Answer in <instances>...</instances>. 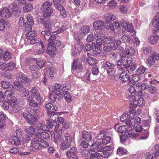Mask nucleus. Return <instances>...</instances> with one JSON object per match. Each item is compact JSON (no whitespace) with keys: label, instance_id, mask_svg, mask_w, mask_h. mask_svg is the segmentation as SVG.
<instances>
[{"label":"nucleus","instance_id":"f704fd0d","mask_svg":"<svg viewBox=\"0 0 159 159\" xmlns=\"http://www.w3.org/2000/svg\"><path fill=\"white\" fill-rule=\"evenodd\" d=\"M55 131L57 134V137L59 141L61 140V138H62L61 134H62V130L60 128H59L58 125H57L55 127Z\"/></svg>","mask_w":159,"mask_h":159},{"label":"nucleus","instance_id":"6e6552de","mask_svg":"<svg viewBox=\"0 0 159 159\" xmlns=\"http://www.w3.org/2000/svg\"><path fill=\"white\" fill-rule=\"evenodd\" d=\"M25 20L26 21L25 23V27L27 28L28 30H31L32 28V25L34 23L33 18L30 14L25 15Z\"/></svg>","mask_w":159,"mask_h":159},{"label":"nucleus","instance_id":"8fccbe9b","mask_svg":"<svg viewBox=\"0 0 159 159\" xmlns=\"http://www.w3.org/2000/svg\"><path fill=\"white\" fill-rule=\"evenodd\" d=\"M10 107H11V110L14 112L16 113L18 112L20 109V108L16 104H11Z\"/></svg>","mask_w":159,"mask_h":159},{"label":"nucleus","instance_id":"2eb2a0df","mask_svg":"<svg viewBox=\"0 0 159 159\" xmlns=\"http://www.w3.org/2000/svg\"><path fill=\"white\" fill-rule=\"evenodd\" d=\"M51 33L52 31H46L45 35H44V38L46 40H48L50 44L56 38L55 35H51Z\"/></svg>","mask_w":159,"mask_h":159},{"label":"nucleus","instance_id":"c9c22d12","mask_svg":"<svg viewBox=\"0 0 159 159\" xmlns=\"http://www.w3.org/2000/svg\"><path fill=\"white\" fill-rule=\"evenodd\" d=\"M90 157L85 159H98L100 158V155L99 153L91 152L90 155Z\"/></svg>","mask_w":159,"mask_h":159},{"label":"nucleus","instance_id":"e2e57ef3","mask_svg":"<svg viewBox=\"0 0 159 159\" xmlns=\"http://www.w3.org/2000/svg\"><path fill=\"white\" fill-rule=\"evenodd\" d=\"M146 70L145 68L143 66H139L136 70L137 73L139 74H143Z\"/></svg>","mask_w":159,"mask_h":159},{"label":"nucleus","instance_id":"7c9ffc66","mask_svg":"<svg viewBox=\"0 0 159 159\" xmlns=\"http://www.w3.org/2000/svg\"><path fill=\"white\" fill-rule=\"evenodd\" d=\"M56 70L53 67L48 68L47 71V74L50 78L52 79L54 76V73Z\"/></svg>","mask_w":159,"mask_h":159},{"label":"nucleus","instance_id":"b1692460","mask_svg":"<svg viewBox=\"0 0 159 159\" xmlns=\"http://www.w3.org/2000/svg\"><path fill=\"white\" fill-rule=\"evenodd\" d=\"M104 16L105 22L107 23L115 20L116 18V16L111 13L106 14L104 15Z\"/></svg>","mask_w":159,"mask_h":159},{"label":"nucleus","instance_id":"0eeeda50","mask_svg":"<svg viewBox=\"0 0 159 159\" xmlns=\"http://www.w3.org/2000/svg\"><path fill=\"white\" fill-rule=\"evenodd\" d=\"M21 115L26 119L27 122L32 125H34L38 121L37 119L31 115L27 114L26 113L22 112Z\"/></svg>","mask_w":159,"mask_h":159},{"label":"nucleus","instance_id":"13d9d810","mask_svg":"<svg viewBox=\"0 0 159 159\" xmlns=\"http://www.w3.org/2000/svg\"><path fill=\"white\" fill-rule=\"evenodd\" d=\"M11 57V54L8 51H6L4 53L3 59L7 61L9 60Z\"/></svg>","mask_w":159,"mask_h":159},{"label":"nucleus","instance_id":"6ab92c4d","mask_svg":"<svg viewBox=\"0 0 159 159\" xmlns=\"http://www.w3.org/2000/svg\"><path fill=\"white\" fill-rule=\"evenodd\" d=\"M45 106L47 110V113L49 115L57 110V108H55L53 105L51 103H47L46 104Z\"/></svg>","mask_w":159,"mask_h":159},{"label":"nucleus","instance_id":"603ef678","mask_svg":"<svg viewBox=\"0 0 159 159\" xmlns=\"http://www.w3.org/2000/svg\"><path fill=\"white\" fill-rule=\"evenodd\" d=\"M47 124L50 128H52L53 127L54 125H55L57 123L55 122L53 119H48L47 120Z\"/></svg>","mask_w":159,"mask_h":159},{"label":"nucleus","instance_id":"0e129e2a","mask_svg":"<svg viewBox=\"0 0 159 159\" xmlns=\"http://www.w3.org/2000/svg\"><path fill=\"white\" fill-rule=\"evenodd\" d=\"M36 61L37 65L40 68H42L44 66L45 63V61L40 60H37Z\"/></svg>","mask_w":159,"mask_h":159},{"label":"nucleus","instance_id":"4c0bfd02","mask_svg":"<svg viewBox=\"0 0 159 159\" xmlns=\"http://www.w3.org/2000/svg\"><path fill=\"white\" fill-rule=\"evenodd\" d=\"M50 136L48 133L46 132H41L40 134V140L42 141L43 139L47 140L49 139Z\"/></svg>","mask_w":159,"mask_h":159},{"label":"nucleus","instance_id":"a211bd4d","mask_svg":"<svg viewBox=\"0 0 159 159\" xmlns=\"http://www.w3.org/2000/svg\"><path fill=\"white\" fill-rule=\"evenodd\" d=\"M11 15L9 10L7 8H3L0 11V16L3 18H8L10 17Z\"/></svg>","mask_w":159,"mask_h":159},{"label":"nucleus","instance_id":"774afa93","mask_svg":"<svg viewBox=\"0 0 159 159\" xmlns=\"http://www.w3.org/2000/svg\"><path fill=\"white\" fill-rule=\"evenodd\" d=\"M54 6L60 11L64 9L63 7L60 3L57 2L54 4Z\"/></svg>","mask_w":159,"mask_h":159},{"label":"nucleus","instance_id":"1a4fd4ad","mask_svg":"<svg viewBox=\"0 0 159 159\" xmlns=\"http://www.w3.org/2000/svg\"><path fill=\"white\" fill-rule=\"evenodd\" d=\"M12 14L15 16L19 15L21 13V7L15 2L13 3L11 5Z\"/></svg>","mask_w":159,"mask_h":159},{"label":"nucleus","instance_id":"052dcab7","mask_svg":"<svg viewBox=\"0 0 159 159\" xmlns=\"http://www.w3.org/2000/svg\"><path fill=\"white\" fill-rule=\"evenodd\" d=\"M116 71V69L113 67L109 68L107 70L108 74L110 75H113L115 74Z\"/></svg>","mask_w":159,"mask_h":159},{"label":"nucleus","instance_id":"72a5a7b5","mask_svg":"<svg viewBox=\"0 0 159 159\" xmlns=\"http://www.w3.org/2000/svg\"><path fill=\"white\" fill-rule=\"evenodd\" d=\"M104 21L102 20H98L94 22L93 27L96 29H99L101 27L104 26Z\"/></svg>","mask_w":159,"mask_h":159},{"label":"nucleus","instance_id":"a878e982","mask_svg":"<svg viewBox=\"0 0 159 159\" xmlns=\"http://www.w3.org/2000/svg\"><path fill=\"white\" fill-rule=\"evenodd\" d=\"M153 26L157 30H159V14L157 13L153 21Z\"/></svg>","mask_w":159,"mask_h":159},{"label":"nucleus","instance_id":"e433bc0d","mask_svg":"<svg viewBox=\"0 0 159 159\" xmlns=\"http://www.w3.org/2000/svg\"><path fill=\"white\" fill-rule=\"evenodd\" d=\"M132 135L131 131H129V133H126L123 134H122L120 136V140L121 142H124L128 138L130 137Z\"/></svg>","mask_w":159,"mask_h":159},{"label":"nucleus","instance_id":"ea45409f","mask_svg":"<svg viewBox=\"0 0 159 159\" xmlns=\"http://www.w3.org/2000/svg\"><path fill=\"white\" fill-rule=\"evenodd\" d=\"M33 8V6L31 3H28L24 6L22 9L23 11L25 12H29Z\"/></svg>","mask_w":159,"mask_h":159},{"label":"nucleus","instance_id":"680f3d73","mask_svg":"<svg viewBox=\"0 0 159 159\" xmlns=\"http://www.w3.org/2000/svg\"><path fill=\"white\" fill-rule=\"evenodd\" d=\"M96 36L94 37L93 33L89 34L87 37L86 39V41L88 42H91L93 41L94 38L95 39Z\"/></svg>","mask_w":159,"mask_h":159},{"label":"nucleus","instance_id":"20e7f679","mask_svg":"<svg viewBox=\"0 0 159 159\" xmlns=\"http://www.w3.org/2000/svg\"><path fill=\"white\" fill-rule=\"evenodd\" d=\"M70 87L68 84H64L61 85L57 83H55L54 84L52 91L57 93V94H60V96L62 97V93L65 90H70Z\"/></svg>","mask_w":159,"mask_h":159},{"label":"nucleus","instance_id":"39448f33","mask_svg":"<svg viewBox=\"0 0 159 159\" xmlns=\"http://www.w3.org/2000/svg\"><path fill=\"white\" fill-rule=\"evenodd\" d=\"M31 95H30L27 98L28 101H30L33 99H37L38 101L41 100L42 98L38 93V89L35 87L33 88L31 91Z\"/></svg>","mask_w":159,"mask_h":159},{"label":"nucleus","instance_id":"412c9836","mask_svg":"<svg viewBox=\"0 0 159 159\" xmlns=\"http://www.w3.org/2000/svg\"><path fill=\"white\" fill-rule=\"evenodd\" d=\"M36 129L38 130L48 131L49 130V127L46 125L45 123L43 121H41L40 123L38 124Z\"/></svg>","mask_w":159,"mask_h":159},{"label":"nucleus","instance_id":"c85d7f7f","mask_svg":"<svg viewBox=\"0 0 159 159\" xmlns=\"http://www.w3.org/2000/svg\"><path fill=\"white\" fill-rule=\"evenodd\" d=\"M57 96H59V98H61L62 97L60 96V94H57L56 93L52 91L49 97V101L52 102H54L57 98Z\"/></svg>","mask_w":159,"mask_h":159},{"label":"nucleus","instance_id":"4d7b16f0","mask_svg":"<svg viewBox=\"0 0 159 159\" xmlns=\"http://www.w3.org/2000/svg\"><path fill=\"white\" fill-rule=\"evenodd\" d=\"M87 61L88 64L91 66L96 64L97 62L95 59L90 57L87 58Z\"/></svg>","mask_w":159,"mask_h":159},{"label":"nucleus","instance_id":"6e6d98bb","mask_svg":"<svg viewBox=\"0 0 159 159\" xmlns=\"http://www.w3.org/2000/svg\"><path fill=\"white\" fill-rule=\"evenodd\" d=\"M117 3L114 0L110 1L107 4V6L111 9L115 8L116 5Z\"/></svg>","mask_w":159,"mask_h":159},{"label":"nucleus","instance_id":"f3484780","mask_svg":"<svg viewBox=\"0 0 159 159\" xmlns=\"http://www.w3.org/2000/svg\"><path fill=\"white\" fill-rule=\"evenodd\" d=\"M83 45L82 44L80 45L78 43L75 44V46L72 48L71 50V54L73 55L75 54H79L82 50Z\"/></svg>","mask_w":159,"mask_h":159},{"label":"nucleus","instance_id":"bf43d9fd","mask_svg":"<svg viewBox=\"0 0 159 159\" xmlns=\"http://www.w3.org/2000/svg\"><path fill=\"white\" fill-rule=\"evenodd\" d=\"M39 46L40 47H41V48L38 51V53L39 54H43L44 53L45 49H44V46L43 44V42H41L39 43Z\"/></svg>","mask_w":159,"mask_h":159},{"label":"nucleus","instance_id":"9b49d317","mask_svg":"<svg viewBox=\"0 0 159 159\" xmlns=\"http://www.w3.org/2000/svg\"><path fill=\"white\" fill-rule=\"evenodd\" d=\"M77 150L76 147H73L70 149L66 152V155L68 158L70 159H78Z\"/></svg>","mask_w":159,"mask_h":159},{"label":"nucleus","instance_id":"9d476101","mask_svg":"<svg viewBox=\"0 0 159 159\" xmlns=\"http://www.w3.org/2000/svg\"><path fill=\"white\" fill-rule=\"evenodd\" d=\"M146 159H153L159 155V145H156L152 148V151L148 153Z\"/></svg>","mask_w":159,"mask_h":159},{"label":"nucleus","instance_id":"aec40b11","mask_svg":"<svg viewBox=\"0 0 159 159\" xmlns=\"http://www.w3.org/2000/svg\"><path fill=\"white\" fill-rule=\"evenodd\" d=\"M9 142L12 144L16 146H19L21 144V141L18 137L16 136H12L9 139Z\"/></svg>","mask_w":159,"mask_h":159},{"label":"nucleus","instance_id":"7ed1b4c3","mask_svg":"<svg viewBox=\"0 0 159 159\" xmlns=\"http://www.w3.org/2000/svg\"><path fill=\"white\" fill-rule=\"evenodd\" d=\"M60 45V42L58 40H56L55 39L50 44L48 43L46 52L49 55L52 57L54 56L55 55V52L56 50V47H59Z\"/></svg>","mask_w":159,"mask_h":159},{"label":"nucleus","instance_id":"4be33fe9","mask_svg":"<svg viewBox=\"0 0 159 159\" xmlns=\"http://www.w3.org/2000/svg\"><path fill=\"white\" fill-rule=\"evenodd\" d=\"M119 78L122 81L126 82L129 80L130 76L127 72L123 71L120 75Z\"/></svg>","mask_w":159,"mask_h":159},{"label":"nucleus","instance_id":"338daca9","mask_svg":"<svg viewBox=\"0 0 159 159\" xmlns=\"http://www.w3.org/2000/svg\"><path fill=\"white\" fill-rule=\"evenodd\" d=\"M145 101L142 98H140L138 100L137 104L140 107H143L144 105Z\"/></svg>","mask_w":159,"mask_h":159},{"label":"nucleus","instance_id":"c03bdc74","mask_svg":"<svg viewBox=\"0 0 159 159\" xmlns=\"http://www.w3.org/2000/svg\"><path fill=\"white\" fill-rule=\"evenodd\" d=\"M105 42L106 43H110L113 42L115 38L113 36H107L104 37Z\"/></svg>","mask_w":159,"mask_h":159},{"label":"nucleus","instance_id":"423d86ee","mask_svg":"<svg viewBox=\"0 0 159 159\" xmlns=\"http://www.w3.org/2000/svg\"><path fill=\"white\" fill-rule=\"evenodd\" d=\"M120 24L123 28L127 30L129 32L133 33V35L135 34V32L133 28L132 25L131 24H129L127 20H123L120 22Z\"/></svg>","mask_w":159,"mask_h":159},{"label":"nucleus","instance_id":"3c124183","mask_svg":"<svg viewBox=\"0 0 159 159\" xmlns=\"http://www.w3.org/2000/svg\"><path fill=\"white\" fill-rule=\"evenodd\" d=\"M45 29L46 31H51V29L52 26V22H46L44 24Z\"/></svg>","mask_w":159,"mask_h":159},{"label":"nucleus","instance_id":"ddd939ff","mask_svg":"<svg viewBox=\"0 0 159 159\" xmlns=\"http://www.w3.org/2000/svg\"><path fill=\"white\" fill-rule=\"evenodd\" d=\"M95 35L96 36L95 39H97L96 44H95V45L96 46V47L97 46H99L101 47L102 45L104 44V43H105L104 37L100 38L101 36L99 32H96Z\"/></svg>","mask_w":159,"mask_h":159},{"label":"nucleus","instance_id":"f257e3e1","mask_svg":"<svg viewBox=\"0 0 159 159\" xmlns=\"http://www.w3.org/2000/svg\"><path fill=\"white\" fill-rule=\"evenodd\" d=\"M82 138L86 140L91 146L90 148L91 151H93L94 149H97L98 151H101L102 150V144L98 140L94 144L92 139V135L90 133L87 131H83L82 133Z\"/></svg>","mask_w":159,"mask_h":159},{"label":"nucleus","instance_id":"2f4dec72","mask_svg":"<svg viewBox=\"0 0 159 159\" xmlns=\"http://www.w3.org/2000/svg\"><path fill=\"white\" fill-rule=\"evenodd\" d=\"M93 46H94V47H92V50L94 51V52L95 54L100 55L101 53V51H102V48L100 47H98L97 46H95V43L93 42L92 43Z\"/></svg>","mask_w":159,"mask_h":159},{"label":"nucleus","instance_id":"bb28decb","mask_svg":"<svg viewBox=\"0 0 159 159\" xmlns=\"http://www.w3.org/2000/svg\"><path fill=\"white\" fill-rule=\"evenodd\" d=\"M159 39V37L156 34H154L151 36L148 39L149 43L151 44H156L158 40Z\"/></svg>","mask_w":159,"mask_h":159},{"label":"nucleus","instance_id":"4468645a","mask_svg":"<svg viewBox=\"0 0 159 159\" xmlns=\"http://www.w3.org/2000/svg\"><path fill=\"white\" fill-rule=\"evenodd\" d=\"M119 9L122 13L125 14L130 13L133 10L132 7L129 5H121Z\"/></svg>","mask_w":159,"mask_h":159},{"label":"nucleus","instance_id":"49530a36","mask_svg":"<svg viewBox=\"0 0 159 159\" xmlns=\"http://www.w3.org/2000/svg\"><path fill=\"white\" fill-rule=\"evenodd\" d=\"M95 149H94L93 152L95 151ZM91 152V151H89V150L87 149H83L81 151V154L83 157H87L89 156Z\"/></svg>","mask_w":159,"mask_h":159},{"label":"nucleus","instance_id":"5701e85b","mask_svg":"<svg viewBox=\"0 0 159 159\" xmlns=\"http://www.w3.org/2000/svg\"><path fill=\"white\" fill-rule=\"evenodd\" d=\"M122 65L125 68L128 67L133 61L132 59L129 57L122 58Z\"/></svg>","mask_w":159,"mask_h":159},{"label":"nucleus","instance_id":"de8ad7c7","mask_svg":"<svg viewBox=\"0 0 159 159\" xmlns=\"http://www.w3.org/2000/svg\"><path fill=\"white\" fill-rule=\"evenodd\" d=\"M40 101L41 100L38 101L37 99H33L30 101L29 105L33 107H36L38 105V103L40 102Z\"/></svg>","mask_w":159,"mask_h":159},{"label":"nucleus","instance_id":"58836bf2","mask_svg":"<svg viewBox=\"0 0 159 159\" xmlns=\"http://www.w3.org/2000/svg\"><path fill=\"white\" fill-rule=\"evenodd\" d=\"M69 90H65L62 93L64 95L66 100L68 102H70L71 101V97L70 95L68 92Z\"/></svg>","mask_w":159,"mask_h":159},{"label":"nucleus","instance_id":"09e8293b","mask_svg":"<svg viewBox=\"0 0 159 159\" xmlns=\"http://www.w3.org/2000/svg\"><path fill=\"white\" fill-rule=\"evenodd\" d=\"M15 64L12 62H11L7 64V70H13L15 67Z\"/></svg>","mask_w":159,"mask_h":159},{"label":"nucleus","instance_id":"dca6fc26","mask_svg":"<svg viewBox=\"0 0 159 159\" xmlns=\"http://www.w3.org/2000/svg\"><path fill=\"white\" fill-rule=\"evenodd\" d=\"M130 102L129 107L132 110H134L137 107L136 103H134L136 102V98L134 94L129 95L128 98Z\"/></svg>","mask_w":159,"mask_h":159},{"label":"nucleus","instance_id":"a18cd8bd","mask_svg":"<svg viewBox=\"0 0 159 159\" xmlns=\"http://www.w3.org/2000/svg\"><path fill=\"white\" fill-rule=\"evenodd\" d=\"M111 140V137L109 136H106L104 137L102 140V143L100 142L102 144V147H103V145H106L109 143ZM103 147L102 148V149ZM102 149L101 151H100L101 152L102 151Z\"/></svg>","mask_w":159,"mask_h":159},{"label":"nucleus","instance_id":"a19ab883","mask_svg":"<svg viewBox=\"0 0 159 159\" xmlns=\"http://www.w3.org/2000/svg\"><path fill=\"white\" fill-rule=\"evenodd\" d=\"M90 31V27L89 26L84 25L81 28L80 30L81 34L85 35L88 34Z\"/></svg>","mask_w":159,"mask_h":159},{"label":"nucleus","instance_id":"5fc2aeb1","mask_svg":"<svg viewBox=\"0 0 159 159\" xmlns=\"http://www.w3.org/2000/svg\"><path fill=\"white\" fill-rule=\"evenodd\" d=\"M1 85L3 88L5 89H8L11 85L9 82L4 81H2Z\"/></svg>","mask_w":159,"mask_h":159},{"label":"nucleus","instance_id":"f8f14e48","mask_svg":"<svg viewBox=\"0 0 159 159\" xmlns=\"http://www.w3.org/2000/svg\"><path fill=\"white\" fill-rule=\"evenodd\" d=\"M31 144L33 147L35 148L42 150L43 149V146L42 143V141L38 138L35 137L33 139L31 142Z\"/></svg>","mask_w":159,"mask_h":159},{"label":"nucleus","instance_id":"cd10ccee","mask_svg":"<svg viewBox=\"0 0 159 159\" xmlns=\"http://www.w3.org/2000/svg\"><path fill=\"white\" fill-rule=\"evenodd\" d=\"M62 139H64L65 140L68 142L66 145L63 143V144H64V146H65V147H69L70 146V143L71 141V138L70 135L68 134H64V137Z\"/></svg>","mask_w":159,"mask_h":159},{"label":"nucleus","instance_id":"393cba45","mask_svg":"<svg viewBox=\"0 0 159 159\" xmlns=\"http://www.w3.org/2000/svg\"><path fill=\"white\" fill-rule=\"evenodd\" d=\"M114 128L116 131L120 133H125L128 130L125 125L119 126L117 124L115 125Z\"/></svg>","mask_w":159,"mask_h":159},{"label":"nucleus","instance_id":"37998d69","mask_svg":"<svg viewBox=\"0 0 159 159\" xmlns=\"http://www.w3.org/2000/svg\"><path fill=\"white\" fill-rule=\"evenodd\" d=\"M83 74V73H81V74L82 75L81 77L82 80L84 81L87 83H88L90 80L89 76L90 74L88 73H86V74L84 76H83L82 74Z\"/></svg>","mask_w":159,"mask_h":159},{"label":"nucleus","instance_id":"f03ea898","mask_svg":"<svg viewBox=\"0 0 159 159\" xmlns=\"http://www.w3.org/2000/svg\"><path fill=\"white\" fill-rule=\"evenodd\" d=\"M52 3L46 1L43 3L41 6V9L43 12L44 17H48L51 16L53 12V9L51 8Z\"/></svg>","mask_w":159,"mask_h":159},{"label":"nucleus","instance_id":"79ce46f5","mask_svg":"<svg viewBox=\"0 0 159 159\" xmlns=\"http://www.w3.org/2000/svg\"><path fill=\"white\" fill-rule=\"evenodd\" d=\"M127 152L126 150L121 147H119L117 150V153L120 156L125 155Z\"/></svg>","mask_w":159,"mask_h":159},{"label":"nucleus","instance_id":"c756f323","mask_svg":"<svg viewBox=\"0 0 159 159\" xmlns=\"http://www.w3.org/2000/svg\"><path fill=\"white\" fill-rule=\"evenodd\" d=\"M37 32L34 30H32L27 33L26 34V39L28 40H30L34 39L36 36Z\"/></svg>","mask_w":159,"mask_h":159},{"label":"nucleus","instance_id":"864d4df0","mask_svg":"<svg viewBox=\"0 0 159 159\" xmlns=\"http://www.w3.org/2000/svg\"><path fill=\"white\" fill-rule=\"evenodd\" d=\"M131 39V37L127 34L123 35L122 38L121 39L125 43H127L129 42Z\"/></svg>","mask_w":159,"mask_h":159},{"label":"nucleus","instance_id":"69168bd1","mask_svg":"<svg viewBox=\"0 0 159 159\" xmlns=\"http://www.w3.org/2000/svg\"><path fill=\"white\" fill-rule=\"evenodd\" d=\"M129 116V113L128 112L124 113L122 114L120 117V120L121 122H124L127 119Z\"/></svg>","mask_w":159,"mask_h":159},{"label":"nucleus","instance_id":"473e14b6","mask_svg":"<svg viewBox=\"0 0 159 159\" xmlns=\"http://www.w3.org/2000/svg\"><path fill=\"white\" fill-rule=\"evenodd\" d=\"M25 130L27 134L30 135H32L35 132V129L32 126L26 127Z\"/></svg>","mask_w":159,"mask_h":159}]
</instances>
